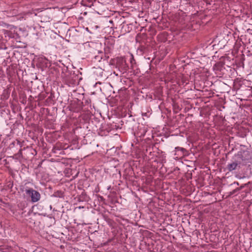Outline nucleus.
Returning a JSON list of instances; mask_svg holds the SVG:
<instances>
[{"label":"nucleus","instance_id":"obj_1","mask_svg":"<svg viewBox=\"0 0 252 252\" xmlns=\"http://www.w3.org/2000/svg\"><path fill=\"white\" fill-rule=\"evenodd\" d=\"M23 191H25L26 194L31 198L32 202H36L40 200V194L36 190L31 188H25Z\"/></svg>","mask_w":252,"mask_h":252},{"label":"nucleus","instance_id":"obj_2","mask_svg":"<svg viewBox=\"0 0 252 252\" xmlns=\"http://www.w3.org/2000/svg\"><path fill=\"white\" fill-rule=\"evenodd\" d=\"M239 164L240 162L237 161H233L227 164V169L228 171H232L236 169Z\"/></svg>","mask_w":252,"mask_h":252},{"label":"nucleus","instance_id":"obj_3","mask_svg":"<svg viewBox=\"0 0 252 252\" xmlns=\"http://www.w3.org/2000/svg\"><path fill=\"white\" fill-rule=\"evenodd\" d=\"M133 61H134V58L132 55H131V58H130V63L132 64Z\"/></svg>","mask_w":252,"mask_h":252}]
</instances>
